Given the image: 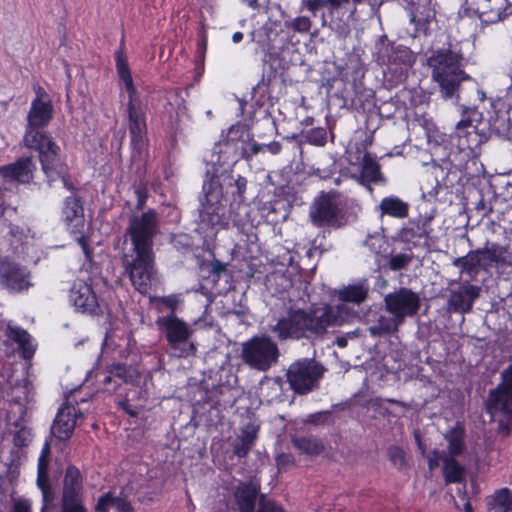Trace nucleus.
Returning <instances> with one entry per match:
<instances>
[{
    "label": "nucleus",
    "instance_id": "1",
    "mask_svg": "<svg viewBox=\"0 0 512 512\" xmlns=\"http://www.w3.org/2000/svg\"><path fill=\"white\" fill-rule=\"evenodd\" d=\"M159 233V215L153 208L129 218L126 235L131 247L123 257L124 272L133 288L146 296L159 282L154 238Z\"/></svg>",
    "mask_w": 512,
    "mask_h": 512
},
{
    "label": "nucleus",
    "instance_id": "2",
    "mask_svg": "<svg viewBox=\"0 0 512 512\" xmlns=\"http://www.w3.org/2000/svg\"><path fill=\"white\" fill-rule=\"evenodd\" d=\"M431 77L438 84L442 96L446 99L457 95L460 85L470 81L471 77L464 71V56L460 51L440 48L431 52L427 58Z\"/></svg>",
    "mask_w": 512,
    "mask_h": 512
},
{
    "label": "nucleus",
    "instance_id": "3",
    "mask_svg": "<svg viewBox=\"0 0 512 512\" xmlns=\"http://www.w3.org/2000/svg\"><path fill=\"white\" fill-rule=\"evenodd\" d=\"M107 375L102 380L105 391L117 395V407L135 418L143 408L146 391L137 384H134V375L130 367L125 364H115L108 368Z\"/></svg>",
    "mask_w": 512,
    "mask_h": 512
},
{
    "label": "nucleus",
    "instance_id": "4",
    "mask_svg": "<svg viewBox=\"0 0 512 512\" xmlns=\"http://www.w3.org/2000/svg\"><path fill=\"white\" fill-rule=\"evenodd\" d=\"M320 330V317L314 310L290 306L272 326L271 331L280 341L299 340L317 334Z\"/></svg>",
    "mask_w": 512,
    "mask_h": 512
},
{
    "label": "nucleus",
    "instance_id": "5",
    "mask_svg": "<svg viewBox=\"0 0 512 512\" xmlns=\"http://www.w3.org/2000/svg\"><path fill=\"white\" fill-rule=\"evenodd\" d=\"M203 198L199 209V227L203 230H215L226 228L229 220L226 217V207L222 204V186L220 182L211 177L204 181L202 186Z\"/></svg>",
    "mask_w": 512,
    "mask_h": 512
},
{
    "label": "nucleus",
    "instance_id": "6",
    "mask_svg": "<svg viewBox=\"0 0 512 512\" xmlns=\"http://www.w3.org/2000/svg\"><path fill=\"white\" fill-rule=\"evenodd\" d=\"M155 324L160 333L165 336L169 349L177 357L187 358L195 355L197 347L191 341L194 331L187 322L176 314H168L158 317Z\"/></svg>",
    "mask_w": 512,
    "mask_h": 512
},
{
    "label": "nucleus",
    "instance_id": "7",
    "mask_svg": "<svg viewBox=\"0 0 512 512\" xmlns=\"http://www.w3.org/2000/svg\"><path fill=\"white\" fill-rule=\"evenodd\" d=\"M280 352L270 337L256 335L242 343L241 359L251 369L266 372L277 363Z\"/></svg>",
    "mask_w": 512,
    "mask_h": 512
},
{
    "label": "nucleus",
    "instance_id": "8",
    "mask_svg": "<svg viewBox=\"0 0 512 512\" xmlns=\"http://www.w3.org/2000/svg\"><path fill=\"white\" fill-rule=\"evenodd\" d=\"M126 113L128 118V130L130 136V145L132 147V156L142 158L147 152V104H145L138 93L132 97L128 96L126 103Z\"/></svg>",
    "mask_w": 512,
    "mask_h": 512
},
{
    "label": "nucleus",
    "instance_id": "9",
    "mask_svg": "<svg viewBox=\"0 0 512 512\" xmlns=\"http://www.w3.org/2000/svg\"><path fill=\"white\" fill-rule=\"evenodd\" d=\"M25 146L38 153V159L45 173L55 171L61 162V148L51 134L44 130H26Z\"/></svg>",
    "mask_w": 512,
    "mask_h": 512
},
{
    "label": "nucleus",
    "instance_id": "10",
    "mask_svg": "<svg viewBox=\"0 0 512 512\" xmlns=\"http://www.w3.org/2000/svg\"><path fill=\"white\" fill-rule=\"evenodd\" d=\"M295 434L291 435V443L299 456L313 459L320 455V412H315L301 420Z\"/></svg>",
    "mask_w": 512,
    "mask_h": 512
},
{
    "label": "nucleus",
    "instance_id": "11",
    "mask_svg": "<svg viewBox=\"0 0 512 512\" xmlns=\"http://www.w3.org/2000/svg\"><path fill=\"white\" fill-rule=\"evenodd\" d=\"M286 377L294 393L305 395L317 385L320 378V364L314 359L297 360L287 369Z\"/></svg>",
    "mask_w": 512,
    "mask_h": 512
},
{
    "label": "nucleus",
    "instance_id": "12",
    "mask_svg": "<svg viewBox=\"0 0 512 512\" xmlns=\"http://www.w3.org/2000/svg\"><path fill=\"white\" fill-rule=\"evenodd\" d=\"M421 306V299L418 293L409 288L401 287L384 297L386 312L395 315L403 324L406 317L415 316Z\"/></svg>",
    "mask_w": 512,
    "mask_h": 512
},
{
    "label": "nucleus",
    "instance_id": "13",
    "mask_svg": "<svg viewBox=\"0 0 512 512\" xmlns=\"http://www.w3.org/2000/svg\"><path fill=\"white\" fill-rule=\"evenodd\" d=\"M501 379V383L489 392L487 412L493 416L500 412L512 419V366L502 371Z\"/></svg>",
    "mask_w": 512,
    "mask_h": 512
},
{
    "label": "nucleus",
    "instance_id": "14",
    "mask_svg": "<svg viewBox=\"0 0 512 512\" xmlns=\"http://www.w3.org/2000/svg\"><path fill=\"white\" fill-rule=\"evenodd\" d=\"M349 221L347 198L339 193L322 195V225L339 229Z\"/></svg>",
    "mask_w": 512,
    "mask_h": 512
},
{
    "label": "nucleus",
    "instance_id": "15",
    "mask_svg": "<svg viewBox=\"0 0 512 512\" xmlns=\"http://www.w3.org/2000/svg\"><path fill=\"white\" fill-rule=\"evenodd\" d=\"M33 284L30 271L18 263L5 261L0 264V286L9 293L19 294L27 291Z\"/></svg>",
    "mask_w": 512,
    "mask_h": 512
},
{
    "label": "nucleus",
    "instance_id": "16",
    "mask_svg": "<svg viewBox=\"0 0 512 512\" xmlns=\"http://www.w3.org/2000/svg\"><path fill=\"white\" fill-rule=\"evenodd\" d=\"M35 94L28 112L26 130H42L53 118V105L49 95L40 86L35 89Z\"/></svg>",
    "mask_w": 512,
    "mask_h": 512
},
{
    "label": "nucleus",
    "instance_id": "17",
    "mask_svg": "<svg viewBox=\"0 0 512 512\" xmlns=\"http://www.w3.org/2000/svg\"><path fill=\"white\" fill-rule=\"evenodd\" d=\"M287 142L294 141L300 153V160L303 168L307 170L309 174H318L320 168L315 167V163H312V159L309 156V148L319 149L320 147V127L312 128L307 131H302L300 134H294L291 137L286 138Z\"/></svg>",
    "mask_w": 512,
    "mask_h": 512
},
{
    "label": "nucleus",
    "instance_id": "18",
    "mask_svg": "<svg viewBox=\"0 0 512 512\" xmlns=\"http://www.w3.org/2000/svg\"><path fill=\"white\" fill-rule=\"evenodd\" d=\"M69 297L77 311L90 315H97L101 311L92 286L83 280L74 281Z\"/></svg>",
    "mask_w": 512,
    "mask_h": 512
},
{
    "label": "nucleus",
    "instance_id": "19",
    "mask_svg": "<svg viewBox=\"0 0 512 512\" xmlns=\"http://www.w3.org/2000/svg\"><path fill=\"white\" fill-rule=\"evenodd\" d=\"M481 288L470 282H465L455 289H451L447 300V312L468 313L474 301L479 297Z\"/></svg>",
    "mask_w": 512,
    "mask_h": 512
},
{
    "label": "nucleus",
    "instance_id": "20",
    "mask_svg": "<svg viewBox=\"0 0 512 512\" xmlns=\"http://www.w3.org/2000/svg\"><path fill=\"white\" fill-rule=\"evenodd\" d=\"M78 416H81V412L77 406L64 403L58 409L51 427V431L55 437L62 441L70 439L74 432Z\"/></svg>",
    "mask_w": 512,
    "mask_h": 512
},
{
    "label": "nucleus",
    "instance_id": "21",
    "mask_svg": "<svg viewBox=\"0 0 512 512\" xmlns=\"http://www.w3.org/2000/svg\"><path fill=\"white\" fill-rule=\"evenodd\" d=\"M35 168L32 157H20L14 163L0 166V177L7 182L28 184L34 177Z\"/></svg>",
    "mask_w": 512,
    "mask_h": 512
},
{
    "label": "nucleus",
    "instance_id": "22",
    "mask_svg": "<svg viewBox=\"0 0 512 512\" xmlns=\"http://www.w3.org/2000/svg\"><path fill=\"white\" fill-rule=\"evenodd\" d=\"M83 490L81 471L75 465H68L63 477L61 503H82Z\"/></svg>",
    "mask_w": 512,
    "mask_h": 512
},
{
    "label": "nucleus",
    "instance_id": "23",
    "mask_svg": "<svg viewBox=\"0 0 512 512\" xmlns=\"http://www.w3.org/2000/svg\"><path fill=\"white\" fill-rule=\"evenodd\" d=\"M62 218L65 224L71 227L72 234L81 233L84 230V208L80 197L73 195L64 199Z\"/></svg>",
    "mask_w": 512,
    "mask_h": 512
},
{
    "label": "nucleus",
    "instance_id": "24",
    "mask_svg": "<svg viewBox=\"0 0 512 512\" xmlns=\"http://www.w3.org/2000/svg\"><path fill=\"white\" fill-rule=\"evenodd\" d=\"M243 158V145L234 144L224 139L213 147L211 162L220 168L231 167Z\"/></svg>",
    "mask_w": 512,
    "mask_h": 512
},
{
    "label": "nucleus",
    "instance_id": "25",
    "mask_svg": "<svg viewBox=\"0 0 512 512\" xmlns=\"http://www.w3.org/2000/svg\"><path fill=\"white\" fill-rule=\"evenodd\" d=\"M370 292L369 283L366 279L353 282L335 291L338 300L343 303L361 305L364 303Z\"/></svg>",
    "mask_w": 512,
    "mask_h": 512
},
{
    "label": "nucleus",
    "instance_id": "26",
    "mask_svg": "<svg viewBox=\"0 0 512 512\" xmlns=\"http://www.w3.org/2000/svg\"><path fill=\"white\" fill-rule=\"evenodd\" d=\"M452 264L460 269L461 274H467L471 280L477 277L481 268L487 266L479 248L469 251L465 256L455 258Z\"/></svg>",
    "mask_w": 512,
    "mask_h": 512
},
{
    "label": "nucleus",
    "instance_id": "27",
    "mask_svg": "<svg viewBox=\"0 0 512 512\" xmlns=\"http://www.w3.org/2000/svg\"><path fill=\"white\" fill-rule=\"evenodd\" d=\"M113 508L115 512H134V507L127 496H117L115 490H109L97 499L95 512H109Z\"/></svg>",
    "mask_w": 512,
    "mask_h": 512
},
{
    "label": "nucleus",
    "instance_id": "28",
    "mask_svg": "<svg viewBox=\"0 0 512 512\" xmlns=\"http://www.w3.org/2000/svg\"><path fill=\"white\" fill-rule=\"evenodd\" d=\"M115 67L120 81L123 82L128 96H133L137 93L134 85L131 70L128 63V58L124 51V38L121 39L119 48L114 53Z\"/></svg>",
    "mask_w": 512,
    "mask_h": 512
},
{
    "label": "nucleus",
    "instance_id": "29",
    "mask_svg": "<svg viewBox=\"0 0 512 512\" xmlns=\"http://www.w3.org/2000/svg\"><path fill=\"white\" fill-rule=\"evenodd\" d=\"M430 232L429 220H425L422 223L410 221L400 230L399 236L403 242L412 243L416 246L426 243Z\"/></svg>",
    "mask_w": 512,
    "mask_h": 512
},
{
    "label": "nucleus",
    "instance_id": "30",
    "mask_svg": "<svg viewBox=\"0 0 512 512\" xmlns=\"http://www.w3.org/2000/svg\"><path fill=\"white\" fill-rule=\"evenodd\" d=\"M259 488L250 483H241L234 492L239 512H255Z\"/></svg>",
    "mask_w": 512,
    "mask_h": 512
},
{
    "label": "nucleus",
    "instance_id": "31",
    "mask_svg": "<svg viewBox=\"0 0 512 512\" xmlns=\"http://www.w3.org/2000/svg\"><path fill=\"white\" fill-rule=\"evenodd\" d=\"M456 134L460 143L468 149H474L482 143V136L478 133L477 127L469 117L462 118L456 124Z\"/></svg>",
    "mask_w": 512,
    "mask_h": 512
},
{
    "label": "nucleus",
    "instance_id": "32",
    "mask_svg": "<svg viewBox=\"0 0 512 512\" xmlns=\"http://www.w3.org/2000/svg\"><path fill=\"white\" fill-rule=\"evenodd\" d=\"M444 439L447 441V456H459L466 450V431L462 423L457 422L454 427L444 433Z\"/></svg>",
    "mask_w": 512,
    "mask_h": 512
},
{
    "label": "nucleus",
    "instance_id": "33",
    "mask_svg": "<svg viewBox=\"0 0 512 512\" xmlns=\"http://www.w3.org/2000/svg\"><path fill=\"white\" fill-rule=\"evenodd\" d=\"M357 180L367 186L371 183L384 182L385 180L380 171V165L368 152L362 158L361 173L357 176Z\"/></svg>",
    "mask_w": 512,
    "mask_h": 512
},
{
    "label": "nucleus",
    "instance_id": "34",
    "mask_svg": "<svg viewBox=\"0 0 512 512\" xmlns=\"http://www.w3.org/2000/svg\"><path fill=\"white\" fill-rule=\"evenodd\" d=\"M402 325L395 315L379 314L375 323L369 326L368 331L373 337H383L398 332Z\"/></svg>",
    "mask_w": 512,
    "mask_h": 512
},
{
    "label": "nucleus",
    "instance_id": "35",
    "mask_svg": "<svg viewBox=\"0 0 512 512\" xmlns=\"http://www.w3.org/2000/svg\"><path fill=\"white\" fill-rule=\"evenodd\" d=\"M381 216L403 219L409 214V204L396 196L385 197L378 205Z\"/></svg>",
    "mask_w": 512,
    "mask_h": 512
},
{
    "label": "nucleus",
    "instance_id": "36",
    "mask_svg": "<svg viewBox=\"0 0 512 512\" xmlns=\"http://www.w3.org/2000/svg\"><path fill=\"white\" fill-rule=\"evenodd\" d=\"M455 457L447 456L446 453L443 456V475L447 484L460 483L464 480V467L458 463Z\"/></svg>",
    "mask_w": 512,
    "mask_h": 512
},
{
    "label": "nucleus",
    "instance_id": "37",
    "mask_svg": "<svg viewBox=\"0 0 512 512\" xmlns=\"http://www.w3.org/2000/svg\"><path fill=\"white\" fill-rule=\"evenodd\" d=\"M442 172V168L436 163L427 165L426 182L422 186L424 198H435L438 195L440 188L438 177Z\"/></svg>",
    "mask_w": 512,
    "mask_h": 512
},
{
    "label": "nucleus",
    "instance_id": "38",
    "mask_svg": "<svg viewBox=\"0 0 512 512\" xmlns=\"http://www.w3.org/2000/svg\"><path fill=\"white\" fill-rule=\"evenodd\" d=\"M483 257H485V262L488 264L490 263H497L501 265H505L508 263L506 254L508 252L507 246H501L496 243L490 244L487 242L484 247L479 248Z\"/></svg>",
    "mask_w": 512,
    "mask_h": 512
},
{
    "label": "nucleus",
    "instance_id": "39",
    "mask_svg": "<svg viewBox=\"0 0 512 512\" xmlns=\"http://www.w3.org/2000/svg\"><path fill=\"white\" fill-rule=\"evenodd\" d=\"M351 313L349 309L344 305H337L335 307L328 306L322 313V324L328 325H341L349 319Z\"/></svg>",
    "mask_w": 512,
    "mask_h": 512
},
{
    "label": "nucleus",
    "instance_id": "40",
    "mask_svg": "<svg viewBox=\"0 0 512 512\" xmlns=\"http://www.w3.org/2000/svg\"><path fill=\"white\" fill-rule=\"evenodd\" d=\"M488 505L498 512H510L512 510V493L508 488L497 490L491 497Z\"/></svg>",
    "mask_w": 512,
    "mask_h": 512
},
{
    "label": "nucleus",
    "instance_id": "41",
    "mask_svg": "<svg viewBox=\"0 0 512 512\" xmlns=\"http://www.w3.org/2000/svg\"><path fill=\"white\" fill-rule=\"evenodd\" d=\"M387 458L392 463V465L398 469L403 470L406 469L408 464V458L406 452L397 445H391L387 448Z\"/></svg>",
    "mask_w": 512,
    "mask_h": 512
},
{
    "label": "nucleus",
    "instance_id": "42",
    "mask_svg": "<svg viewBox=\"0 0 512 512\" xmlns=\"http://www.w3.org/2000/svg\"><path fill=\"white\" fill-rule=\"evenodd\" d=\"M223 139L234 144L243 145L248 142L251 137L245 126L238 123L228 129L227 135Z\"/></svg>",
    "mask_w": 512,
    "mask_h": 512
},
{
    "label": "nucleus",
    "instance_id": "43",
    "mask_svg": "<svg viewBox=\"0 0 512 512\" xmlns=\"http://www.w3.org/2000/svg\"><path fill=\"white\" fill-rule=\"evenodd\" d=\"M6 335L10 340L17 343L24 352H27V346L30 344V334L25 329L18 326H8Z\"/></svg>",
    "mask_w": 512,
    "mask_h": 512
},
{
    "label": "nucleus",
    "instance_id": "44",
    "mask_svg": "<svg viewBox=\"0 0 512 512\" xmlns=\"http://www.w3.org/2000/svg\"><path fill=\"white\" fill-rule=\"evenodd\" d=\"M259 431L260 425L255 421H249L240 428V434L237 438L255 445L258 440Z\"/></svg>",
    "mask_w": 512,
    "mask_h": 512
},
{
    "label": "nucleus",
    "instance_id": "45",
    "mask_svg": "<svg viewBox=\"0 0 512 512\" xmlns=\"http://www.w3.org/2000/svg\"><path fill=\"white\" fill-rule=\"evenodd\" d=\"M156 303V308L158 312H163L164 310H169L170 314H175L178 305L179 299L175 294H170L167 296H159L154 299Z\"/></svg>",
    "mask_w": 512,
    "mask_h": 512
},
{
    "label": "nucleus",
    "instance_id": "46",
    "mask_svg": "<svg viewBox=\"0 0 512 512\" xmlns=\"http://www.w3.org/2000/svg\"><path fill=\"white\" fill-rule=\"evenodd\" d=\"M231 180L234 181V183H229V185L232 188V196L233 200L238 203H242L245 200V192L247 188V179L241 175H238L236 179H233L231 177Z\"/></svg>",
    "mask_w": 512,
    "mask_h": 512
},
{
    "label": "nucleus",
    "instance_id": "47",
    "mask_svg": "<svg viewBox=\"0 0 512 512\" xmlns=\"http://www.w3.org/2000/svg\"><path fill=\"white\" fill-rule=\"evenodd\" d=\"M275 463L278 473H284L297 466L296 459L292 453L281 452L275 456Z\"/></svg>",
    "mask_w": 512,
    "mask_h": 512
},
{
    "label": "nucleus",
    "instance_id": "48",
    "mask_svg": "<svg viewBox=\"0 0 512 512\" xmlns=\"http://www.w3.org/2000/svg\"><path fill=\"white\" fill-rule=\"evenodd\" d=\"M413 260L412 254L400 253L392 255L389 260V268L393 271H399L406 268Z\"/></svg>",
    "mask_w": 512,
    "mask_h": 512
},
{
    "label": "nucleus",
    "instance_id": "49",
    "mask_svg": "<svg viewBox=\"0 0 512 512\" xmlns=\"http://www.w3.org/2000/svg\"><path fill=\"white\" fill-rule=\"evenodd\" d=\"M257 512H286L282 505L272 499L266 498L264 494L260 495Z\"/></svg>",
    "mask_w": 512,
    "mask_h": 512
},
{
    "label": "nucleus",
    "instance_id": "50",
    "mask_svg": "<svg viewBox=\"0 0 512 512\" xmlns=\"http://www.w3.org/2000/svg\"><path fill=\"white\" fill-rule=\"evenodd\" d=\"M251 139L243 144V158L249 161L254 155L260 152H264V145L259 144L253 140V135H250Z\"/></svg>",
    "mask_w": 512,
    "mask_h": 512
},
{
    "label": "nucleus",
    "instance_id": "51",
    "mask_svg": "<svg viewBox=\"0 0 512 512\" xmlns=\"http://www.w3.org/2000/svg\"><path fill=\"white\" fill-rule=\"evenodd\" d=\"M398 109V100L394 99L384 101L378 106L379 115L387 119L392 118Z\"/></svg>",
    "mask_w": 512,
    "mask_h": 512
},
{
    "label": "nucleus",
    "instance_id": "52",
    "mask_svg": "<svg viewBox=\"0 0 512 512\" xmlns=\"http://www.w3.org/2000/svg\"><path fill=\"white\" fill-rule=\"evenodd\" d=\"M255 445L239 438L233 444V454L239 459L246 458Z\"/></svg>",
    "mask_w": 512,
    "mask_h": 512
},
{
    "label": "nucleus",
    "instance_id": "53",
    "mask_svg": "<svg viewBox=\"0 0 512 512\" xmlns=\"http://www.w3.org/2000/svg\"><path fill=\"white\" fill-rule=\"evenodd\" d=\"M134 192L137 198L136 210L142 211L144 210L149 197L148 188L145 184H140L135 188Z\"/></svg>",
    "mask_w": 512,
    "mask_h": 512
},
{
    "label": "nucleus",
    "instance_id": "54",
    "mask_svg": "<svg viewBox=\"0 0 512 512\" xmlns=\"http://www.w3.org/2000/svg\"><path fill=\"white\" fill-rule=\"evenodd\" d=\"M274 281L281 288L277 289L276 292L281 293L286 291L290 286V280L282 273H273L271 276H268V282Z\"/></svg>",
    "mask_w": 512,
    "mask_h": 512
},
{
    "label": "nucleus",
    "instance_id": "55",
    "mask_svg": "<svg viewBox=\"0 0 512 512\" xmlns=\"http://www.w3.org/2000/svg\"><path fill=\"white\" fill-rule=\"evenodd\" d=\"M444 453H446V452L438 451L435 449L432 452H430L429 454H426L425 457L427 458L428 468L430 471L435 470L439 466L440 460L443 461Z\"/></svg>",
    "mask_w": 512,
    "mask_h": 512
},
{
    "label": "nucleus",
    "instance_id": "56",
    "mask_svg": "<svg viewBox=\"0 0 512 512\" xmlns=\"http://www.w3.org/2000/svg\"><path fill=\"white\" fill-rule=\"evenodd\" d=\"M292 27L298 32H307L311 27V21L308 17H297L292 22Z\"/></svg>",
    "mask_w": 512,
    "mask_h": 512
},
{
    "label": "nucleus",
    "instance_id": "57",
    "mask_svg": "<svg viewBox=\"0 0 512 512\" xmlns=\"http://www.w3.org/2000/svg\"><path fill=\"white\" fill-rule=\"evenodd\" d=\"M59 512H88L84 502L82 503H60Z\"/></svg>",
    "mask_w": 512,
    "mask_h": 512
},
{
    "label": "nucleus",
    "instance_id": "58",
    "mask_svg": "<svg viewBox=\"0 0 512 512\" xmlns=\"http://www.w3.org/2000/svg\"><path fill=\"white\" fill-rule=\"evenodd\" d=\"M78 244L82 248L85 256L87 259H90L92 257V249L89 245L88 238L83 234V231L81 233L74 234Z\"/></svg>",
    "mask_w": 512,
    "mask_h": 512
},
{
    "label": "nucleus",
    "instance_id": "59",
    "mask_svg": "<svg viewBox=\"0 0 512 512\" xmlns=\"http://www.w3.org/2000/svg\"><path fill=\"white\" fill-rule=\"evenodd\" d=\"M311 219L316 226H320V196L314 198L311 209Z\"/></svg>",
    "mask_w": 512,
    "mask_h": 512
},
{
    "label": "nucleus",
    "instance_id": "60",
    "mask_svg": "<svg viewBox=\"0 0 512 512\" xmlns=\"http://www.w3.org/2000/svg\"><path fill=\"white\" fill-rule=\"evenodd\" d=\"M12 512H31V503L27 499H19L14 502Z\"/></svg>",
    "mask_w": 512,
    "mask_h": 512
},
{
    "label": "nucleus",
    "instance_id": "61",
    "mask_svg": "<svg viewBox=\"0 0 512 512\" xmlns=\"http://www.w3.org/2000/svg\"><path fill=\"white\" fill-rule=\"evenodd\" d=\"M37 486L40 490H48L51 486L48 472H37Z\"/></svg>",
    "mask_w": 512,
    "mask_h": 512
},
{
    "label": "nucleus",
    "instance_id": "62",
    "mask_svg": "<svg viewBox=\"0 0 512 512\" xmlns=\"http://www.w3.org/2000/svg\"><path fill=\"white\" fill-rule=\"evenodd\" d=\"M211 273L213 276H216L217 278H220L221 274L226 271V264L214 259L211 264Z\"/></svg>",
    "mask_w": 512,
    "mask_h": 512
},
{
    "label": "nucleus",
    "instance_id": "63",
    "mask_svg": "<svg viewBox=\"0 0 512 512\" xmlns=\"http://www.w3.org/2000/svg\"><path fill=\"white\" fill-rule=\"evenodd\" d=\"M264 145V151L270 152L272 155H277L281 152L282 146L279 142L273 141Z\"/></svg>",
    "mask_w": 512,
    "mask_h": 512
},
{
    "label": "nucleus",
    "instance_id": "64",
    "mask_svg": "<svg viewBox=\"0 0 512 512\" xmlns=\"http://www.w3.org/2000/svg\"><path fill=\"white\" fill-rule=\"evenodd\" d=\"M213 512H235L232 508H230L229 503L225 500H221L218 502L217 507L214 508Z\"/></svg>",
    "mask_w": 512,
    "mask_h": 512
}]
</instances>
